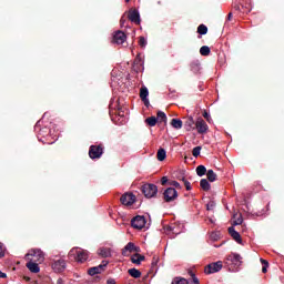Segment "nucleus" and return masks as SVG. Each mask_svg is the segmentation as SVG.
Masks as SVG:
<instances>
[{"mask_svg":"<svg viewBox=\"0 0 284 284\" xmlns=\"http://www.w3.org/2000/svg\"><path fill=\"white\" fill-rule=\"evenodd\" d=\"M69 257L74 258L77 263H85L88 261V251L79 247L72 248L69 252Z\"/></svg>","mask_w":284,"mask_h":284,"instance_id":"1","label":"nucleus"},{"mask_svg":"<svg viewBox=\"0 0 284 284\" xmlns=\"http://www.w3.org/2000/svg\"><path fill=\"white\" fill-rule=\"evenodd\" d=\"M142 193L146 199H154V196L159 194V186H156L155 184L146 183L142 185Z\"/></svg>","mask_w":284,"mask_h":284,"instance_id":"2","label":"nucleus"},{"mask_svg":"<svg viewBox=\"0 0 284 284\" xmlns=\"http://www.w3.org/2000/svg\"><path fill=\"white\" fill-rule=\"evenodd\" d=\"M165 203H172V201H176L179 199V192L175 187H168L163 192Z\"/></svg>","mask_w":284,"mask_h":284,"instance_id":"3","label":"nucleus"},{"mask_svg":"<svg viewBox=\"0 0 284 284\" xmlns=\"http://www.w3.org/2000/svg\"><path fill=\"white\" fill-rule=\"evenodd\" d=\"M33 256L38 263H43L45 261V254L40 248H33L26 254V258L30 260Z\"/></svg>","mask_w":284,"mask_h":284,"instance_id":"4","label":"nucleus"},{"mask_svg":"<svg viewBox=\"0 0 284 284\" xmlns=\"http://www.w3.org/2000/svg\"><path fill=\"white\" fill-rule=\"evenodd\" d=\"M41 123L42 121L40 120L34 125V132L38 134V139L39 136H52V130L48 129L47 126L41 128Z\"/></svg>","mask_w":284,"mask_h":284,"instance_id":"5","label":"nucleus"},{"mask_svg":"<svg viewBox=\"0 0 284 284\" xmlns=\"http://www.w3.org/2000/svg\"><path fill=\"white\" fill-rule=\"evenodd\" d=\"M223 270V262L217 261L209 264L204 272L205 274H216V272H221Z\"/></svg>","mask_w":284,"mask_h":284,"instance_id":"6","label":"nucleus"},{"mask_svg":"<svg viewBox=\"0 0 284 284\" xmlns=\"http://www.w3.org/2000/svg\"><path fill=\"white\" fill-rule=\"evenodd\" d=\"M145 216L143 215H138L131 220V226L134 230H143V227H145Z\"/></svg>","mask_w":284,"mask_h":284,"instance_id":"7","label":"nucleus"},{"mask_svg":"<svg viewBox=\"0 0 284 284\" xmlns=\"http://www.w3.org/2000/svg\"><path fill=\"white\" fill-rule=\"evenodd\" d=\"M108 261H102V263L98 266L90 267L88 270L89 276H97V274H101V272L105 271V267H108Z\"/></svg>","mask_w":284,"mask_h":284,"instance_id":"8","label":"nucleus"},{"mask_svg":"<svg viewBox=\"0 0 284 284\" xmlns=\"http://www.w3.org/2000/svg\"><path fill=\"white\" fill-rule=\"evenodd\" d=\"M90 159H101L103 156V146L101 145H91L89 150Z\"/></svg>","mask_w":284,"mask_h":284,"instance_id":"9","label":"nucleus"},{"mask_svg":"<svg viewBox=\"0 0 284 284\" xmlns=\"http://www.w3.org/2000/svg\"><path fill=\"white\" fill-rule=\"evenodd\" d=\"M195 128L199 134H207V130H210V126H207V122H205L203 118H199L196 120Z\"/></svg>","mask_w":284,"mask_h":284,"instance_id":"10","label":"nucleus"},{"mask_svg":"<svg viewBox=\"0 0 284 284\" xmlns=\"http://www.w3.org/2000/svg\"><path fill=\"white\" fill-rule=\"evenodd\" d=\"M125 41H128V36H125V32L121 30L114 32L113 43H115L116 45H123Z\"/></svg>","mask_w":284,"mask_h":284,"instance_id":"11","label":"nucleus"},{"mask_svg":"<svg viewBox=\"0 0 284 284\" xmlns=\"http://www.w3.org/2000/svg\"><path fill=\"white\" fill-rule=\"evenodd\" d=\"M120 201H121L122 205H126L128 207H130V205H132L133 203L136 202V196L132 193H124L120 197Z\"/></svg>","mask_w":284,"mask_h":284,"instance_id":"12","label":"nucleus"},{"mask_svg":"<svg viewBox=\"0 0 284 284\" xmlns=\"http://www.w3.org/2000/svg\"><path fill=\"white\" fill-rule=\"evenodd\" d=\"M227 261H230L232 263V265H235L236 267H241V265L243 263V257L241 256V254L231 253L227 256Z\"/></svg>","mask_w":284,"mask_h":284,"instance_id":"13","label":"nucleus"},{"mask_svg":"<svg viewBox=\"0 0 284 284\" xmlns=\"http://www.w3.org/2000/svg\"><path fill=\"white\" fill-rule=\"evenodd\" d=\"M129 20L132 23H135L136 26H139L141 23V13H139V10L136 9L129 10Z\"/></svg>","mask_w":284,"mask_h":284,"instance_id":"14","label":"nucleus"},{"mask_svg":"<svg viewBox=\"0 0 284 284\" xmlns=\"http://www.w3.org/2000/svg\"><path fill=\"white\" fill-rule=\"evenodd\" d=\"M51 267L54 272L61 273L65 270V260L60 258L52 262Z\"/></svg>","mask_w":284,"mask_h":284,"instance_id":"15","label":"nucleus"},{"mask_svg":"<svg viewBox=\"0 0 284 284\" xmlns=\"http://www.w3.org/2000/svg\"><path fill=\"white\" fill-rule=\"evenodd\" d=\"M229 234L234 241L239 243V245H243V239H241V233H239L236 229H234V226L229 227Z\"/></svg>","mask_w":284,"mask_h":284,"instance_id":"16","label":"nucleus"},{"mask_svg":"<svg viewBox=\"0 0 284 284\" xmlns=\"http://www.w3.org/2000/svg\"><path fill=\"white\" fill-rule=\"evenodd\" d=\"M27 267L30 272H32V274H39V272H41L39 264L32 261L27 263Z\"/></svg>","mask_w":284,"mask_h":284,"instance_id":"17","label":"nucleus"},{"mask_svg":"<svg viewBox=\"0 0 284 284\" xmlns=\"http://www.w3.org/2000/svg\"><path fill=\"white\" fill-rule=\"evenodd\" d=\"M99 256H102V258H110L112 256V250L108 247H101L98 250Z\"/></svg>","mask_w":284,"mask_h":284,"instance_id":"18","label":"nucleus"},{"mask_svg":"<svg viewBox=\"0 0 284 284\" xmlns=\"http://www.w3.org/2000/svg\"><path fill=\"white\" fill-rule=\"evenodd\" d=\"M164 230H165L166 234H170V232H172V234H175V236L181 234V232H183V230L176 227V225L165 226Z\"/></svg>","mask_w":284,"mask_h":284,"instance_id":"19","label":"nucleus"},{"mask_svg":"<svg viewBox=\"0 0 284 284\" xmlns=\"http://www.w3.org/2000/svg\"><path fill=\"white\" fill-rule=\"evenodd\" d=\"M134 250H136V246H134V243L129 242L122 250V256H128V252H134Z\"/></svg>","mask_w":284,"mask_h":284,"instance_id":"20","label":"nucleus"},{"mask_svg":"<svg viewBox=\"0 0 284 284\" xmlns=\"http://www.w3.org/2000/svg\"><path fill=\"white\" fill-rule=\"evenodd\" d=\"M142 261H145V256L139 253L134 254L131 257V263H134V265H139Z\"/></svg>","mask_w":284,"mask_h":284,"instance_id":"21","label":"nucleus"},{"mask_svg":"<svg viewBox=\"0 0 284 284\" xmlns=\"http://www.w3.org/2000/svg\"><path fill=\"white\" fill-rule=\"evenodd\" d=\"M184 128L186 132H192L194 130V118H189L184 123Z\"/></svg>","mask_w":284,"mask_h":284,"instance_id":"22","label":"nucleus"},{"mask_svg":"<svg viewBox=\"0 0 284 284\" xmlns=\"http://www.w3.org/2000/svg\"><path fill=\"white\" fill-rule=\"evenodd\" d=\"M171 125L174 130H181V128H183V121H181V119H172Z\"/></svg>","mask_w":284,"mask_h":284,"instance_id":"23","label":"nucleus"},{"mask_svg":"<svg viewBox=\"0 0 284 284\" xmlns=\"http://www.w3.org/2000/svg\"><path fill=\"white\" fill-rule=\"evenodd\" d=\"M200 187H202V190H204V192H209V190H211V185L210 182L206 179H202L200 181Z\"/></svg>","mask_w":284,"mask_h":284,"instance_id":"24","label":"nucleus"},{"mask_svg":"<svg viewBox=\"0 0 284 284\" xmlns=\"http://www.w3.org/2000/svg\"><path fill=\"white\" fill-rule=\"evenodd\" d=\"M168 152L165 151V149L158 150V161H165Z\"/></svg>","mask_w":284,"mask_h":284,"instance_id":"25","label":"nucleus"},{"mask_svg":"<svg viewBox=\"0 0 284 284\" xmlns=\"http://www.w3.org/2000/svg\"><path fill=\"white\" fill-rule=\"evenodd\" d=\"M150 97V91L146 89V87H142L140 89V99L145 100Z\"/></svg>","mask_w":284,"mask_h":284,"instance_id":"26","label":"nucleus"},{"mask_svg":"<svg viewBox=\"0 0 284 284\" xmlns=\"http://www.w3.org/2000/svg\"><path fill=\"white\" fill-rule=\"evenodd\" d=\"M129 274L132 276V278H141V271L138 268H130Z\"/></svg>","mask_w":284,"mask_h":284,"instance_id":"27","label":"nucleus"},{"mask_svg":"<svg viewBox=\"0 0 284 284\" xmlns=\"http://www.w3.org/2000/svg\"><path fill=\"white\" fill-rule=\"evenodd\" d=\"M159 119H156V116H150L145 120V123H148V125H150V128H154V125H156Z\"/></svg>","mask_w":284,"mask_h":284,"instance_id":"28","label":"nucleus"},{"mask_svg":"<svg viewBox=\"0 0 284 284\" xmlns=\"http://www.w3.org/2000/svg\"><path fill=\"white\" fill-rule=\"evenodd\" d=\"M207 172V169L205 168V165H199L196 168V174L197 176H205V173Z\"/></svg>","mask_w":284,"mask_h":284,"instance_id":"29","label":"nucleus"},{"mask_svg":"<svg viewBox=\"0 0 284 284\" xmlns=\"http://www.w3.org/2000/svg\"><path fill=\"white\" fill-rule=\"evenodd\" d=\"M206 176H207V181H210L211 183H214V181H216V173H214L213 170H209L206 172Z\"/></svg>","mask_w":284,"mask_h":284,"instance_id":"30","label":"nucleus"},{"mask_svg":"<svg viewBox=\"0 0 284 284\" xmlns=\"http://www.w3.org/2000/svg\"><path fill=\"white\" fill-rule=\"evenodd\" d=\"M210 52L211 50H210V47L207 45H203L202 48H200V54L202 57H210Z\"/></svg>","mask_w":284,"mask_h":284,"instance_id":"31","label":"nucleus"},{"mask_svg":"<svg viewBox=\"0 0 284 284\" xmlns=\"http://www.w3.org/2000/svg\"><path fill=\"white\" fill-rule=\"evenodd\" d=\"M156 119H158V121H161L162 123L168 122V115L163 111L158 112V118Z\"/></svg>","mask_w":284,"mask_h":284,"instance_id":"32","label":"nucleus"},{"mask_svg":"<svg viewBox=\"0 0 284 284\" xmlns=\"http://www.w3.org/2000/svg\"><path fill=\"white\" fill-rule=\"evenodd\" d=\"M171 284H189L187 280L183 277H175L173 278Z\"/></svg>","mask_w":284,"mask_h":284,"instance_id":"33","label":"nucleus"},{"mask_svg":"<svg viewBox=\"0 0 284 284\" xmlns=\"http://www.w3.org/2000/svg\"><path fill=\"white\" fill-rule=\"evenodd\" d=\"M191 70H192V72H194L195 74L201 70V63H199V62H193L192 64H191Z\"/></svg>","mask_w":284,"mask_h":284,"instance_id":"34","label":"nucleus"},{"mask_svg":"<svg viewBox=\"0 0 284 284\" xmlns=\"http://www.w3.org/2000/svg\"><path fill=\"white\" fill-rule=\"evenodd\" d=\"M197 32L200 33V34H207V27L205 26V24H200L199 27H197Z\"/></svg>","mask_w":284,"mask_h":284,"instance_id":"35","label":"nucleus"},{"mask_svg":"<svg viewBox=\"0 0 284 284\" xmlns=\"http://www.w3.org/2000/svg\"><path fill=\"white\" fill-rule=\"evenodd\" d=\"M261 263L263 265L262 272L265 274L267 272V267H270V263L266 260L261 258Z\"/></svg>","mask_w":284,"mask_h":284,"instance_id":"36","label":"nucleus"},{"mask_svg":"<svg viewBox=\"0 0 284 284\" xmlns=\"http://www.w3.org/2000/svg\"><path fill=\"white\" fill-rule=\"evenodd\" d=\"M192 154H193V156H195V159H196L197 156H200V155H201V146H195V148L193 149V151H192Z\"/></svg>","mask_w":284,"mask_h":284,"instance_id":"37","label":"nucleus"},{"mask_svg":"<svg viewBox=\"0 0 284 284\" xmlns=\"http://www.w3.org/2000/svg\"><path fill=\"white\" fill-rule=\"evenodd\" d=\"M214 207H216V202L214 201H210L207 204H206V210L210 212L212 210H214Z\"/></svg>","mask_w":284,"mask_h":284,"instance_id":"38","label":"nucleus"},{"mask_svg":"<svg viewBox=\"0 0 284 284\" xmlns=\"http://www.w3.org/2000/svg\"><path fill=\"white\" fill-rule=\"evenodd\" d=\"M139 45L141 48H145V45H148V40L145 38H143V37H140Z\"/></svg>","mask_w":284,"mask_h":284,"instance_id":"39","label":"nucleus"},{"mask_svg":"<svg viewBox=\"0 0 284 284\" xmlns=\"http://www.w3.org/2000/svg\"><path fill=\"white\" fill-rule=\"evenodd\" d=\"M3 256H6V246L0 242V258H3Z\"/></svg>","mask_w":284,"mask_h":284,"instance_id":"40","label":"nucleus"},{"mask_svg":"<svg viewBox=\"0 0 284 284\" xmlns=\"http://www.w3.org/2000/svg\"><path fill=\"white\" fill-rule=\"evenodd\" d=\"M189 274H190V276H192L193 283L199 284V277L196 276V274H194V272H192V271H190Z\"/></svg>","mask_w":284,"mask_h":284,"instance_id":"41","label":"nucleus"},{"mask_svg":"<svg viewBox=\"0 0 284 284\" xmlns=\"http://www.w3.org/2000/svg\"><path fill=\"white\" fill-rule=\"evenodd\" d=\"M170 185H172L173 187H176V190H181V183H179L178 181H172L170 182Z\"/></svg>","mask_w":284,"mask_h":284,"instance_id":"42","label":"nucleus"},{"mask_svg":"<svg viewBox=\"0 0 284 284\" xmlns=\"http://www.w3.org/2000/svg\"><path fill=\"white\" fill-rule=\"evenodd\" d=\"M243 224V216H239L234 222L233 225H242Z\"/></svg>","mask_w":284,"mask_h":284,"instance_id":"43","label":"nucleus"},{"mask_svg":"<svg viewBox=\"0 0 284 284\" xmlns=\"http://www.w3.org/2000/svg\"><path fill=\"white\" fill-rule=\"evenodd\" d=\"M203 116H204V119H206L207 123H212V116L210 115V113L204 112Z\"/></svg>","mask_w":284,"mask_h":284,"instance_id":"44","label":"nucleus"},{"mask_svg":"<svg viewBox=\"0 0 284 284\" xmlns=\"http://www.w3.org/2000/svg\"><path fill=\"white\" fill-rule=\"evenodd\" d=\"M184 185H185L187 192H190V191L192 190V184L190 183V181L186 180V181L184 182Z\"/></svg>","mask_w":284,"mask_h":284,"instance_id":"45","label":"nucleus"},{"mask_svg":"<svg viewBox=\"0 0 284 284\" xmlns=\"http://www.w3.org/2000/svg\"><path fill=\"white\" fill-rule=\"evenodd\" d=\"M142 101L146 108H150V99L145 98V100Z\"/></svg>","mask_w":284,"mask_h":284,"instance_id":"46","label":"nucleus"},{"mask_svg":"<svg viewBox=\"0 0 284 284\" xmlns=\"http://www.w3.org/2000/svg\"><path fill=\"white\" fill-rule=\"evenodd\" d=\"M168 183V176H163L162 179H161V184L162 185H165Z\"/></svg>","mask_w":284,"mask_h":284,"instance_id":"47","label":"nucleus"},{"mask_svg":"<svg viewBox=\"0 0 284 284\" xmlns=\"http://www.w3.org/2000/svg\"><path fill=\"white\" fill-rule=\"evenodd\" d=\"M7 277H8V274L0 271V278H7Z\"/></svg>","mask_w":284,"mask_h":284,"instance_id":"48","label":"nucleus"},{"mask_svg":"<svg viewBox=\"0 0 284 284\" xmlns=\"http://www.w3.org/2000/svg\"><path fill=\"white\" fill-rule=\"evenodd\" d=\"M106 284H116V282L114 280H108Z\"/></svg>","mask_w":284,"mask_h":284,"instance_id":"49","label":"nucleus"},{"mask_svg":"<svg viewBox=\"0 0 284 284\" xmlns=\"http://www.w3.org/2000/svg\"><path fill=\"white\" fill-rule=\"evenodd\" d=\"M226 21H232V12H230V13L227 14Z\"/></svg>","mask_w":284,"mask_h":284,"instance_id":"50","label":"nucleus"},{"mask_svg":"<svg viewBox=\"0 0 284 284\" xmlns=\"http://www.w3.org/2000/svg\"><path fill=\"white\" fill-rule=\"evenodd\" d=\"M120 23H121V27H123V26L125 24V19L122 18V19L120 20Z\"/></svg>","mask_w":284,"mask_h":284,"instance_id":"51","label":"nucleus"},{"mask_svg":"<svg viewBox=\"0 0 284 284\" xmlns=\"http://www.w3.org/2000/svg\"><path fill=\"white\" fill-rule=\"evenodd\" d=\"M180 181H183L185 183V181H187V179H185V176L180 178Z\"/></svg>","mask_w":284,"mask_h":284,"instance_id":"52","label":"nucleus"},{"mask_svg":"<svg viewBox=\"0 0 284 284\" xmlns=\"http://www.w3.org/2000/svg\"><path fill=\"white\" fill-rule=\"evenodd\" d=\"M52 143H54V141H52V142H48V145H52Z\"/></svg>","mask_w":284,"mask_h":284,"instance_id":"53","label":"nucleus"},{"mask_svg":"<svg viewBox=\"0 0 284 284\" xmlns=\"http://www.w3.org/2000/svg\"><path fill=\"white\" fill-rule=\"evenodd\" d=\"M126 3H130V0H125Z\"/></svg>","mask_w":284,"mask_h":284,"instance_id":"54","label":"nucleus"},{"mask_svg":"<svg viewBox=\"0 0 284 284\" xmlns=\"http://www.w3.org/2000/svg\"><path fill=\"white\" fill-rule=\"evenodd\" d=\"M158 4L161 6V1H158Z\"/></svg>","mask_w":284,"mask_h":284,"instance_id":"55","label":"nucleus"},{"mask_svg":"<svg viewBox=\"0 0 284 284\" xmlns=\"http://www.w3.org/2000/svg\"><path fill=\"white\" fill-rule=\"evenodd\" d=\"M45 114H48V113H44V114H43V119H45Z\"/></svg>","mask_w":284,"mask_h":284,"instance_id":"56","label":"nucleus"},{"mask_svg":"<svg viewBox=\"0 0 284 284\" xmlns=\"http://www.w3.org/2000/svg\"><path fill=\"white\" fill-rule=\"evenodd\" d=\"M57 139H59V136H57V135H55V139H54V141H57Z\"/></svg>","mask_w":284,"mask_h":284,"instance_id":"57","label":"nucleus"},{"mask_svg":"<svg viewBox=\"0 0 284 284\" xmlns=\"http://www.w3.org/2000/svg\"><path fill=\"white\" fill-rule=\"evenodd\" d=\"M210 222H211V223H214V221H213V220H210Z\"/></svg>","mask_w":284,"mask_h":284,"instance_id":"58","label":"nucleus"}]
</instances>
